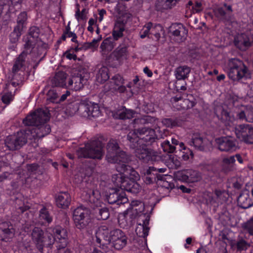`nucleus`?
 Here are the masks:
<instances>
[{
	"label": "nucleus",
	"instance_id": "c9c22d12",
	"mask_svg": "<svg viewBox=\"0 0 253 253\" xmlns=\"http://www.w3.org/2000/svg\"><path fill=\"white\" fill-rule=\"evenodd\" d=\"M231 247L237 252H241L246 251L250 247V245L245 240L241 238L238 239L234 243H232Z\"/></svg>",
	"mask_w": 253,
	"mask_h": 253
},
{
	"label": "nucleus",
	"instance_id": "bf43d9fd",
	"mask_svg": "<svg viewBox=\"0 0 253 253\" xmlns=\"http://www.w3.org/2000/svg\"><path fill=\"white\" fill-rule=\"evenodd\" d=\"M111 80V84H113L117 86H119L123 84L122 78L118 74L113 76Z\"/></svg>",
	"mask_w": 253,
	"mask_h": 253
},
{
	"label": "nucleus",
	"instance_id": "cd10ccee",
	"mask_svg": "<svg viewBox=\"0 0 253 253\" xmlns=\"http://www.w3.org/2000/svg\"><path fill=\"white\" fill-rule=\"evenodd\" d=\"M11 85L14 86V83H12L11 84H5L4 89L2 93L1 100L4 104L7 105H9L14 100L15 91L17 90V89H15L14 91L12 92V91L10 90Z\"/></svg>",
	"mask_w": 253,
	"mask_h": 253
},
{
	"label": "nucleus",
	"instance_id": "864d4df0",
	"mask_svg": "<svg viewBox=\"0 0 253 253\" xmlns=\"http://www.w3.org/2000/svg\"><path fill=\"white\" fill-rule=\"evenodd\" d=\"M47 100L52 103H57L58 94L54 89H51L48 90L46 94Z\"/></svg>",
	"mask_w": 253,
	"mask_h": 253
},
{
	"label": "nucleus",
	"instance_id": "f257e3e1",
	"mask_svg": "<svg viewBox=\"0 0 253 253\" xmlns=\"http://www.w3.org/2000/svg\"><path fill=\"white\" fill-rule=\"evenodd\" d=\"M130 147L134 150L135 157L143 163H153L161 159L160 154L148 148L147 145L155 141L156 136L154 129L144 127L130 132L127 134Z\"/></svg>",
	"mask_w": 253,
	"mask_h": 253
},
{
	"label": "nucleus",
	"instance_id": "c03bdc74",
	"mask_svg": "<svg viewBox=\"0 0 253 253\" xmlns=\"http://www.w3.org/2000/svg\"><path fill=\"white\" fill-rule=\"evenodd\" d=\"M114 55L119 61L126 59L127 55V47L126 46L118 47L114 51Z\"/></svg>",
	"mask_w": 253,
	"mask_h": 253
},
{
	"label": "nucleus",
	"instance_id": "5701e85b",
	"mask_svg": "<svg viewBox=\"0 0 253 253\" xmlns=\"http://www.w3.org/2000/svg\"><path fill=\"white\" fill-rule=\"evenodd\" d=\"M252 197L248 190L243 191L237 199L238 205L243 209H247L253 205V188L251 191Z\"/></svg>",
	"mask_w": 253,
	"mask_h": 253
},
{
	"label": "nucleus",
	"instance_id": "de8ad7c7",
	"mask_svg": "<svg viewBox=\"0 0 253 253\" xmlns=\"http://www.w3.org/2000/svg\"><path fill=\"white\" fill-rule=\"evenodd\" d=\"M40 29L36 26L31 27L29 30L27 38L32 39L37 42L40 35Z\"/></svg>",
	"mask_w": 253,
	"mask_h": 253
},
{
	"label": "nucleus",
	"instance_id": "69168bd1",
	"mask_svg": "<svg viewBox=\"0 0 253 253\" xmlns=\"http://www.w3.org/2000/svg\"><path fill=\"white\" fill-rule=\"evenodd\" d=\"M247 143L253 144V126H251L250 127Z\"/></svg>",
	"mask_w": 253,
	"mask_h": 253
},
{
	"label": "nucleus",
	"instance_id": "412c9836",
	"mask_svg": "<svg viewBox=\"0 0 253 253\" xmlns=\"http://www.w3.org/2000/svg\"><path fill=\"white\" fill-rule=\"evenodd\" d=\"M27 19V12L23 11L18 16L17 19V25L14 28L13 32L10 34V37H13L14 40L12 42L18 41L21 35L22 31L24 28Z\"/></svg>",
	"mask_w": 253,
	"mask_h": 253
},
{
	"label": "nucleus",
	"instance_id": "052dcab7",
	"mask_svg": "<svg viewBox=\"0 0 253 253\" xmlns=\"http://www.w3.org/2000/svg\"><path fill=\"white\" fill-rule=\"evenodd\" d=\"M193 13H198L202 10V5L201 2L196 1L195 4L192 6Z\"/></svg>",
	"mask_w": 253,
	"mask_h": 253
},
{
	"label": "nucleus",
	"instance_id": "680f3d73",
	"mask_svg": "<svg viewBox=\"0 0 253 253\" xmlns=\"http://www.w3.org/2000/svg\"><path fill=\"white\" fill-rule=\"evenodd\" d=\"M65 34H66L67 38H71V41L72 42L78 43L77 36L74 32L69 31L65 33Z\"/></svg>",
	"mask_w": 253,
	"mask_h": 253
},
{
	"label": "nucleus",
	"instance_id": "473e14b6",
	"mask_svg": "<svg viewBox=\"0 0 253 253\" xmlns=\"http://www.w3.org/2000/svg\"><path fill=\"white\" fill-rule=\"evenodd\" d=\"M179 0H157L156 8L157 10L170 9L174 6Z\"/></svg>",
	"mask_w": 253,
	"mask_h": 253
},
{
	"label": "nucleus",
	"instance_id": "774afa93",
	"mask_svg": "<svg viewBox=\"0 0 253 253\" xmlns=\"http://www.w3.org/2000/svg\"><path fill=\"white\" fill-rule=\"evenodd\" d=\"M55 253H71L70 251L65 248H57V251Z\"/></svg>",
	"mask_w": 253,
	"mask_h": 253
},
{
	"label": "nucleus",
	"instance_id": "4c0bfd02",
	"mask_svg": "<svg viewBox=\"0 0 253 253\" xmlns=\"http://www.w3.org/2000/svg\"><path fill=\"white\" fill-rule=\"evenodd\" d=\"M118 172L119 173L114 174L112 175V180L116 186L122 189L123 185H124V184H125L124 183H126V176L124 172Z\"/></svg>",
	"mask_w": 253,
	"mask_h": 253
},
{
	"label": "nucleus",
	"instance_id": "9b49d317",
	"mask_svg": "<svg viewBox=\"0 0 253 253\" xmlns=\"http://www.w3.org/2000/svg\"><path fill=\"white\" fill-rule=\"evenodd\" d=\"M71 107H73V110L71 111L72 114L75 113L81 109L84 111V115L89 118L98 117L101 114L98 104L95 103L89 102L82 105L80 107L78 103L73 102L68 106L69 108H71Z\"/></svg>",
	"mask_w": 253,
	"mask_h": 253
},
{
	"label": "nucleus",
	"instance_id": "4468645a",
	"mask_svg": "<svg viewBox=\"0 0 253 253\" xmlns=\"http://www.w3.org/2000/svg\"><path fill=\"white\" fill-rule=\"evenodd\" d=\"M235 45L241 50L245 51L253 43V33L251 31L237 35L234 38Z\"/></svg>",
	"mask_w": 253,
	"mask_h": 253
},
{
	"label": "nucleus",
	"instance_id": "7ed1b4c3",
	"mask_svg": "<svg viewBox=\"0 0 253 253\" xmlns=\"http://www.w3.org/2000/svg\"><path fill=\"white\" fill-rule=\"evenodd\" d=\"M96 242L106 247L105 245L112 244L117 250H121L125 247L127 243V237L125 233L119 229H111L106 225L100 226L96 232Z\"/></svg>",
	"mask_w": 253,
	"mask_h": 253
},
{
	"label": "nucleus",
	"instance_id": "5fc2aeb1",
	"mask_svg": "<svg viewBox=\"0 0 253 253\" xmlns=\"http://www.w3.org/2000/svg\"><path fill=\"white\" fill-rule=\"evenodd\" d=\"M166 168H156L154 167H150L146 170L145 174L147 175H150L151 173L154 174H157L158 172L164 173L166 171Z\"/></svg>",
	"mask_w": 253,
	"mask_h": 253
},
{
	"label": "nucleus",
	"instance_id": "f8f14e48",
	"mask_svg": "<svg viewBox=\"0 0 253 253\" xmlns=\"http://www.w3.org/2000/svg\"><path fill=\"white\" fill-rule=\"evenodd\" d=\"M228 198V194L225 190L215 189L212 192H206L205 193V198L207 204L215 207L223 204Z\"/></svg>",
	"mask_w": 253,
	"mask_h": 253
},
{
	"label": "nucleus",
	"instance_id": "b1692460",
	"mask_svg": "<svg viewBox=\"0 0 253 253\" xmlns=\"http://www.w3.org/2000/svg\"><path fill=\"white\" fill-rule=\"evenodd\" d=\"M237 118L242 121L253 123V107L242 106L236 113Z\"/></svg>",
	"mask_w": 253,
	"mask_h": 253
},
{
	"label": "nucleus",
	"instance_id": "09e8293b",
	"mask_svg": "<svg viewBox=\"0 0 253 253\" xmlns=\"http://www.w3.org/2000/svg\"><path fill=\"white\" fill-rule=\"evenodd\" d=\"M161 146L165 152L168 153H173L175 150V147L172 145L170 141L166 140L162 143H161Z\"/></svg>",
	"mask_w": 253,
	"mask_h": 253
},
{
	"label": "nucleus",
	"instance_id": "f3484780",
	"mask_svg": "<svg viewBox=\"0 0 253 253\" xmlns=\"http://www.w3.org/2000/svg\"><path fill=\"white\" fill-rule=\"evenodd\" d=\"M144 209V204L142 202L138 200L132 201L127 210L119 216V222L120 224L124 223L123 221H121L126 219L130 212H131L134 216H137L143 212Z\"/></svg>",
	"mask_w": 253,
	"mask_h": 253
},
{
	"label": "nucleus",
	"instance_id": "c756f323",
	"mask_svg": "<svg viewBox=\"0 0 253 253\" xmlns=\"http://www.w3.org/2000/svg\"><path fill=\"white\" fill-rule=\"evenodd\" d=\"M201 178L200 173L198 171L193 169L186 170L182 175V179L189 183L197 182Z\"/></svg>",
	"mask_w": 253,
	"mask_h": 253
},
{
	"label": "nucleus",
	"instance_id": "bb28decb",
	"mask_svg": "<svg viewBox=\"0 0 253 253\" xmlns=\"http://www.w3.org/2000/svg\"><path fill=\"white\" fill-rule=\"evenodd\" d=\"M15 233V229L9 222H3L0 224V234L3 241L11 238Z\"/></svg>",
	"mask_w": 253,
	"mask_h": 253
},
{
	"label": "nucleus",
	"instance_id": "49530a36",
	"mask_svg": "<svg viewBox=\"0 0 253 253\" xmlns=\"http://www.w3.org/2000/svg\"><path fill=\"white\" fill-rule=\"evenodd\" d=\"M36 42L34 40L27 38L25 40V43L24 45V49L22 52H25L26 56L30 54L32 49L35 47Z\"/></svg>",
	"mask_w": 253,
	"mask_h": 253
},
{
	"label": "nucleus",
	"instance_id": "ea45409f",
	"mask_svg": "<svg viewBox=\"0 0 253 253\" xmlns=\"http://www.w3.org/2000/svg\"><path fill=\"white\" fill-rule=\"evenodd\" d=\"M83 81L81 77H73L68 82V86L75 91L79 90L83 87Z\"/></svg>",
	"mask_w": 253,
	"mask_h": 253
},
{
	"label": "nucleus",
	"instance_id": "20e7f679",
	"mask_svg": "<svg viewBox=\"0 0 253 253\" xmlns=\"http://www.w3.org/2000/svg\"><path fill=\"white\" fill-rule=\"evenodd\" d=\"M215 114L218 119L223 122L226 127H228V129L232 128L235 129V133L238 138L247 143L250 125H240L234 127L235 118L223 106L217 107L215 109Z\"/></svg>",
	"mask_w": 253,
	"mask_h": 253
},
{
	"label": "nucleus",
	"instance_id": "ddd939ff",
	"mask_svg": "<svg viewBox=\"0 0 253 253\" xmlns=\"http://www.w3.org/2000/svg\"><path fill=\"white\" fill-rule=\"evenodd\" d=\"M29 133L18 132L14 136L7 137L5 140V145L10 150H15L20 149L27 142V134Z\"/></svg>",
	"mask_w": 253,
	"mask_h": 253
},
{
	"label": "nucleus",
	"instance_id": "37998d69",
	"mask_svg": "<svg viewBox=\"0 0 253 253\" xmlns=\"http://www.w3.org/2000/svg\"><path fill=\"white\" fill-rule=\"evenodd\" d=\"M213 13L216 17L222 21L230 20V13L226 12L224 7H217L213 10Z\"/></svg>",
	"mask_w": 253,
	"mask_h": 253
},
{
	"label": "nucleus",
	"instance_id": "a878e982",
	"mask_svg": "<svg viewBox=\"0 0 253 253\" xmlns=\"http://www.w3.org/2000/svg\"><path fill=\"white\" fill-rule=\"evenodd\" d=\"M210 144L211 142L199 133L193 134L190 142L191 145H193L196 148L200 150H204Z\"/></svg>",
	"mask_w": 253,
	"mask_h": 253
},
{
	"label": "nucleus",
	"instance_id": "6e6d98bb",
	"mask_svg": "<svg viewBox=\"0 0 253 253\" xmlns=\"http://www.w3.org/2000/svg\"><path fill=\"white\" fill-rule=\"evenodd\" d=\"M243 228L250 235H253V216L243 225Z\"/></svg>",
	"mask_w": 253,
	"mask_h": 253
},
{
	"label": "nucleus",
	"instance_id": "0e129e2a",
	"mask_svg": "<svg viewBox=\"0 0 253 253\" xmlns=\"http://www.w3.org/2000/svg\"><path fill=\"white\" fill-rule=\"evenodd\" d=\"M102 39L101 36H99L97 39H94L92 41L89 42L88 44L89 45V47H96L98 46V43L101 41Z\"/></svg>",
	"mask_w": 253,
	"mask_h": 253
},
{
	"label": "nucleus",
	"instance_id": "72a5a7b5",
	"mask_svg": "<svg viewBox=\"0 0 253 253\" xmlns=\"http://www.w3.org/2000/svg\"><path fill=\"white\" fill-rule=\"evenodd\" d=\"M125 185H123L122 189H124L129 192L133 194H137L141 190L140 185L134 180H130L126 179V182L124 183Z\"/></svg>",
	"mask_w": 253,
	"mask_h": 253
},
{
	"label": "nucleus",
	"instance_id": "6ab92c4d",
	"mask_svg": "<svg viewBox=\"0 0 253 253\" xmlns=\"http://www.w3.org/2000/svg\"><path fill=\"white\" fill-rule=\"evenodd\" d=\"M169 31L177 42H183L186 39L188 30L181 23L173 24Z\"/></svg>",
	"mask_w": 253,
	"mask_h": 253
},
{
	"label": "nucleus",
	"instance_id": "f03ea898",
	"mask_svg": "<svg viewBox=\"0 0 253 253\" xmlns=\"http://www.w3.org/2000/svg\"><path fill=\"white\" fill-rule=\"evenodd\" d=\"M48 111L46 110L38 109L23 120L25 125L32 126L28 130L34 139L41 138L49 134L51 131L49 125L46 122L49 120Z\"/></svg>",
	"mask_w": 253,
	"mask_h": 253
},
{
	"label": "nucleus",
	"instance_id": "0eeeda50",
	"mask_svg": "<svg viewBox=\"0 0 253 253\" xmlns=\"http://www.w3.org/2000/svg\"><path fill=\"white\" fill-rule=\"evenodd\" d=\"M103 144L98 139L89 141L84 147L80 148L77 151L79 158L101 160L103 156Z\"/></svg>",
	"mask_w": 253,
	"mask_h": 253
},
{
	"label": "nucleus",
	"instance_id": "79ce46f5",
	"mask_svg": "<svg viewBox=\"0 0 253 253\" xmlns=\"http://www.w3.org/2000/svg\"><path fill=\"white\" fill-rule=\"evenodd\" d=\"M109 78L108 69L105 66L99 69L96 74V81L100 84H103Z\"/></svg>",
	"mask_w": 253,
	"mask_h": 253
},
{
	"label": "nucleus",
	"instance_id": "dca6fc26",
	"mask_svg": "<svg viewBox=\"0 0 253 253\" xmlns=\"http://www.w3.org/2000/svg\"><path fill=\"white\" fill-rule=\"evenodd\" d=\"M218 149L222 152H233L238 149V145L235 138L230 136L220 137L215 139Z\"/></svg>",
	"mask_w": 253,
	"mask_h": 253
},
{
	"label": "nucleus",
	"instance_id": "338daca9",
	"mask_svg": "<svg viewBox=\"0 0 253 253\" xmlns=\"http://www.w3.org/2000/svg\"><path fill=\"white\" fill-rule=\"evenodd\" d=\"M235 162V156H232L230 157L225 158L223 159V163L225 164H231L234 163Z\"/></svg>",
	"mask_w": 253,
	"mask_h": 253
},
{
	"label": "nucleus",
	"instance_id": "e433bc0d",
	"mask_svg": "<svg viewBox=\"0 0 253 253\" xmlns=\"http://www.w3.org/2000/svg\"><path fill=\"white\" fill-rule=\"evenodd\" d=\"M190 71V68L187 66L178 67L175 72L176 79L178 80H184L188 77Z\"/></svg>",
	"mask_w": 253,
	"mask_h": 253
},
{
	"label": "nucleus",
	"instance_id": "c85d7f7f",
	"mask_svg": "<svg viewBox=\"0 0 253 253\" xmlns=\"http://www.w3.org/2000/svg\"><path fill=\"white\" fill-rule=\"evenodd\" d=\"M56 202L59 208L65 209L68 207L71 202L70 194L66 192L60 193L56 198Z\"/></svg>",
	"mask_w": 253,
	"mask_h": 253
},
{
	"label": "nucleus",
	"instance_id": "423d86ee",
	"mask_svg": "<svg viewBox=\"0 0 253 253\" xmlns=\"http://www.w3.org/2000/svg\"><path fill=\"white\" fill-rule=\"evenodd\" d=\"M223 69L228 78L234 81L246 78L248 72V68L243 61L236 57L228 59L224 64Z\"/></svg>",
	"mask_w": 253,
	"mask_h": 253
},
{
	"label": "nucleus",
	"instance_id": "8fccbe9b",
	"mask_svg": "<svg viewBox=\"0 0 253 253\" xmlns=\"http://www.w3.org/2000/svg\"><path fill=\"white\" fill-rule=\"evenodd\" d=\"M40 217L41 219L44 220L48 223H51L52 221V216L45 208H43L40 211Z\"/></svg>",
	"mask_w": 253,
	"mask_h": 253
},
{
	"label": "nucleus",
	"instance_id": "13d9d810",
	"mask_svg": "<svg viewBox=\"0 0 253 253\" xmlns=\"http://www.w3.org/2000/svg\"><path fill=\"white\" fill-rule=\"evenodd\" d=\"M169 161L170 163H172L170 168L173 169H178L181 165V163L179 160H178L176 156H172L170 157L169 159Z\"/></svg>",
	"mask_w": 253,
	"mask_h": 253
},
{
	"label": "nucleus",
	"instance_id": "58836bf2",
	"mask_svg": "<svg viewBox=\"0 0 253 253\" xmlns=\"http://www.w3.org/2000/svg\"><path fill=\"white\" fill-rule=\"evenodd\" d=\"M114 40L111 38H107L103 40L100 45V48L104 54L108 53L114 48L115 44Z\"/></svg>",
	"mask_w": 253,
	"mask_h": 253
},
{
	"label": "nucleus",
	"instance_id": "e2e57ef3",
	"mask_svg": "<svg viewBox=\"0 0 253 253\" xmlns=\"http://www.w3.org/2000/svg\"><path fill=\"white\" fill-rule=\"evenodd\" d=\"M157 119L150 116H145L142 119V123L144 124H153L155 122Z\"/></svg>",
	"mask_w": 253,
	"mask_h": 253
},
{
	"label": "nucleus",
	"instance_id": "4be33fe9",
	"mask_svg": "<svg viewBox=\"0 0 253 253\" xmlns=\"http://www.w3.org/2000/svg\"><path fill=\"white\" fill-rule=\"evenodd\" d=\"M170 102L173 107L177 110L188 109L193 107L196 102L194 101H190L189 99H183L181 95H176L170 99Z\"/></svg>",
	"mask_w": 253,
	"mask_h": 253
},
{
	"label": "nucleus",
	"instance_id": "f704fd0d",
	"mask_svg": "<svg viewBox=\"0 0 253 253\" xmlns=\"http://www.w3.org/2000/svg\"><path fill=\"white\" fill-rule=\"evenodd\" d=\"M135 112L132 110L127 109L125 107H123L121 109L117 111L116 112V118L119 119H130L134 117Z\"/></svg>",
	"mask_w": 253,
	"mask_h": 253
},
{
	"label": "nucleus",
	"instance_id": "3c124183",
	"mask_svg": "<svg viewBox=\"0 0 253 253\" xmlns=\"http://www.w3.org/2000/svg\"><path fill=\"white\" fill-rule=\"evenodd\" d=\"M162 29L163 28L160 24L156 25L154 26L152 25L150 34L154 36L156 40L158 41L161 37L160 31H162Z\"/></svg>",
	"mask_w": 253,
	"mask_h": 253
},
{
	"label": "nucleus",
	"instance_id": "603ef678",
	"mask_svg": "<svg viewBox=\"0 0 253 253\" xmlns=\"http://www.w3.org/2000/svg\"><path fill=\"white\" fill-rule=\"evenodd\" d=\"M152 26L151 22L147 23L142 28L140 32V37L141 39H144L146 37H149L150 35L151 28Z\"/></svg>",
	"mask_w": 253,
	"mask_h": 253
},
{
	"label": "nucleus",
	"instance_id": "2eb2a0df",
	"mask_svg": "<svg viewBox=\"0 0 253 253\" xmlns=\"http://www.w3.org/2000/svg\"><path fill=\"white\" fill-rule=\"evenodd\" d=\"M47 231L48 234H51L54 238V241L58 239L59 243L57 245V248L66 247L68 243L67 230L62 228L61 226H56L54 227H49L47 228Z\"/></svg>",
	"mask_w": 253,
	"mask_h": 253
},
{
	"label": "nucleus",
	"instance_id": "a211bd4d",
	"mask_svg": "<svg viewBox=\"0 0 253 253\" xmlns=\"http://www.w3.org/2000/svg\"><path fill=\"white\" fill-rule=\"evenodd\" d=\"M106 200L110 204H116L119 206L124 205L128 201L124 192L117 189L111 190L109 194L107 196Z\"/></svg>",
	"mask_w": 253,
	"mask_h": 253
},
{
	"label": "nucleus",
	"instance_id": "aec40b11",
	"mask_svg": "<svg viewBox=\"0 0 253 253\" xmlns=\"http://www.w3.org/2000/svg\"><path fill=\"white\" fill-rule=\"evenodd\" d=\"M127 162L121 163L116 165L118 171L124 172L126 176V179L136 181L140 179L138 173L130 166L126 165Z\"/></svg>",
	"mask_w": 253,
	"mask_h": 253
},
{
	"label": "nucleus",
	"instance_id": "2f4dec72",
	"mask_svg": "<svg viewBox=\"0 0 253 253\" xmlns=\"http://www.w3.org/2000/svg\"><path fill=\"white\" fill-rule=\"evenodd\" d=\"M149 218L147 217L143 221L142 224H139L135 229L137 235L140 237L146 238L148 235L149 228L148 227Z\"/></svg>",
	"mask_w": 253,
	"mask_h": 253
},
{
	"label": "nucleus",
	"instance_id": "7c9ffc66",
	"mask_svg": "<svg viewBox=\"0 0 253 253\" xmlns=\"http://www.w3.org/2000/svg\"><path fill=\"white\" fill-rule=\"evenodd\" d=\"M67 75L64 72L59 71L56 73L51 80V84L53 86L63 87L66 85Z\"/></svg>",
	"mask_w": 253,
	"mask_h": 253
},
{
	"label": "nucleus",
	"instance_id": "1a4fd4ad",
	"mask_svg": "<svg viewBox=\"0 0 253 253\" xmlns=\"http://www.w3.org/2000/svg\"><path fill=\"white\" fill-rule=\"evenodd\" d=\"M106 159L108 162L116 163L127 162L128 157L126 153L120 150L118 143L115 140H110L107 145Z\"/></svg>",
	"mask_w": 253,
	"mask_h": 253
},
{
	"label": "nucleus",
	"instance_id": "6e6552de",
	"mask_svg": "<svg viewBox=\"0 0 253 253\" xmlns=\"http://www.w3.org/2000/svg\"><path fill=\"white\" fill-rule=\"evenodd\" d=\"M32 239L36 247L40 252H42L44 247H50L54 243L53 236L46 230L45 232L40 227H35L31 233Z\"/></svg>",
	"mask_w": 253,
	"mask_h": 253
},
{
	"label": "nucleus",
	"instance_id": "4d7b16f0",
	"mask_svg": "<svg viewBox=\"0 0 253 253\" xmlns=\"http://www.w3.org/2000/svg\"><path fill=\"white\" fill-rule=\"evenodd\" d=\"M181 157L184 161L188 160L190 156L192 157L193 154L192 152L188 148L183 147V151L181 152Z\"/></svg>",
	"mask_w": 253,
	"mask_h": 253
},
{
	"label": "nucleus",
	"instance_id": "9d476101",
	"mask_svg": "<svg viewBox=\"0 0 253 253\" xmlns=\"http://www.w3.org/2000/svg\"><path fill=\"white\" fill-rule=\"evenodd\" d=\"M73 218L77 228L84 229L91 222V211L84 206L78 207L73 211Z\"/></svg>",
	"mask_w": 253,
	"mask_h": 253
},
{
	"label": "nucleus",
	"instance_id": "a18cd8bd",
	"mask_svg": "<svg viewBox=\"0 0 253 253\" xmlns=\"http://www.w3.org/2000/svg\"><path fill=\"white\" fill-rule=\"evenodd\" d=\"M26 56H27L25 55V52H22L19 55L12 67L13 72H16L21 69L24 65Z\"/></svg>",
	"mask_w": 253,
	"mask_h": 253
},
{
	"label": "nucleus",
	"instance_id": "39448f33",
	"mask_svg": "<svg viewBox=\"0 0 253 253\" xmlns=\"http://www.w3.org/2000/svg\"><path fill=\"white\" fill-rule=\"evenodd\" d=\"M81 197L83 200L92 205V213L97 220H106L109 218L108 209L102 207L100 205L101 195L99 191L86 188L82 192Z\"/></svg>",
	"mask_w": 253,
	"mask_h": 253
},
{
	"label": "nucleus",
	"instance_id": "393cba45",
	"mask_svg": "<svg viewBox=\"0 0 253 253\" xmlns=\"http://www.w3.org/2000/svg\"><path fill=\"white\" fill-rule=\"evenodd\" d=\"M126 22V20L122 17H119L116 21L112 32V36L115 41L123 37Z\"/></svg>",
	"mask_w": 253,
	"mask_h": 253
},
{
	"label": "nucleus",
	"instance_id": "a19ab883",
	"mask_svg": "<svg viewBox=\"0 0 253 253\" xmlns=\"http://www.w3.org/2000/svg\"><path fill=\"white\" fill-rule=\"evenodd\" d=\"M162 122L166 126L171 128L176 126H180L183 123V120L178 118L175 119L165 118L162 120Z\"/></svg>",
	"mask_w": 253,
	"mask_h": 253
}]
</instances>
